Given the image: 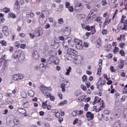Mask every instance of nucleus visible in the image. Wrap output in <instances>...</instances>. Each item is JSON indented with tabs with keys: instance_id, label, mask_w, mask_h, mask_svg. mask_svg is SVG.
Segmentation results:
<instances>
[{
	"instance_id": "nucleus-1",
	"label": "nucleus",
	"mask_w": 127,
	"mask_h": 127,
	"mask_svg": "<svg viewBox=\"0 0 127 127\" xmlns=\"http://www.w3.org/2000/svg\"><path fill=\"white\" fill-rule=\"evenodd\" d=\"M24 77V75L22 74H17L14 75L13 79L15 81H18L20 79H23Z\"/></svg>"
},
{
	"instance_id": "nucleus-2",
	"label": "nucleus",
	"mask_w": 127,
	"mask_h": 127,
	"mask_svg": "<svg viewBox=\"0 0 127 127\" xmlns=\"http://www.w3.org/2000/svg\"><path fill=\"white\" fill-rule=\"evenodd\" d=\"M40 87V90L43 94H45L48 92V91L47 90V87H45L43 85H41Z\"/></svg>"
},
{
	"instance_id": "nucleus-3",
	"label": "nucleus",
	"mask_w": 127,
	"mask_h": 127,
	"mask_svg": "<svg viewBox=\"0 0 127 127\" xmlns=\"http://www.w3.org/2000/svg\"><path fill=\"white\" fill-rule=\"evenodd\" d=\"M2 32L4 35L6 36H8L9 34L8 27L7 26H3L2 28Z\"/></svg>"
},
{
	"instance_id": "nucleus-4",
	"label": "nucleus",
	"mask_w": 127,
	"mask_h": 127,
	"mask_svg": "<svg viewBox=\"0 0 127 127\" xmlns=\"http://www.w3.org/2000/svg\"><path fill=\"white\" fill-rule=\"evenodd\" d=\"M83 8L81 3H78L75 4V9L77 11H80Z\"/></svg>"
},
{
	"instance_id": "nucleus-5",
	"label": "nucleus",
	"mask_w": 127,
	"mask_h": 127,
	"mask_svg": "<svg viewBox=\"0 0 127 127\" xmlns=\"http://www.w3.org/2000/svg\"><path fill=\"white\" fill-rule=\"evenodd\" d=\"M70 32L69 28L66 27L63 31V34L64 36H67L69 34Z\"/></svg>"
},
{
	"instance_id": "nucleus-6",
	"label": "nucleus",
	"mask_w": 127,
	"mask_h": 127,
	"mask_svg": "<svg viewBox=\"0 0 127 127\" xmlns=\"http://www.w3.org/2000/svg\"><path fill=\"white\" fill-rule=\"evenodd\" d=\"M67 54L69 55L73 54L76 55V52L75 50L71 49H68L67 50Z\"/></svg>"
},
{
	"instance_id": "nucleus-7",
	"label": "nucleus",
	"mask_w": 127,
	"mask_h": 127,
	"mask_svg": "<svg viewBox=\"0 0 127 127\" xmlns=\"http://www.w3.org/2000/svg\"><path fill=\"white\" fill-rule=\"evenodd\" d=\"M94 114L91 112H88L87 113L86 116L87 118H90V120H93L94 118Z\"/></svg>"
},
{
	"instance_id": "nucleus-8",
	"label": "nucleus",
	"mask_w": 127,
	"mask_h": 127,
	"mask_svg": "<svg viewBox=\"0 0 127 127\" xmlns=\"http://www.w3.org/2000/svg\"><path fill=\"white\" fill-rule=\"evenodd\" d=\"M23 106L25 108H28L29 106V102L26 100H24L23 102Z\"/></svg>"
},
{
	"instance_id": "nucleus-9",
	"label": "nucleus",
	"mask_w": 127,
	"mask_h": 127,
	"mask_svg": "<svg viewBox=\"0 0 127 127\" xmlns=\"http://www.w3.org/2000/svg\"><path fill=\"white\" fill-rule=\"evenodd\" d=\"M20 53L18 51H16L13 56V58L15 59H16L20 57Z\"/></svg>"
},
{
	"instance_id": "nucleus-10",
	"label": "nucleus",
	"mask_w": 127,
	"mask_h": 127,
	"mask_svg": "<svg viewBox=\"0 0 127 127\" xmlns=\"http://www.w3.org/2000/svg\"><path fill=\"white\" fill-rule=\"evenodd\" d=\"M95 27L94 26H91V27H90L89 26H87L85 27V29L88 31H90L91 29H92V30H95Z\"/></svg>"
},
{
	"instance_id": "nucleus-11",
	"label": "nucleus",
	"mask_w": 127,
	"mask_h": 127,
	"mask_svg": "<svg viewBox=\"0 0 127 127\" xmlns=\"http://www.w3.org/2000/svg\"><path fill=\"white\" fill-rule=\"evenodd\" d=\"M4 15L2 13H0V23L3 22L4 21V19L3 17Z\"/></svg>"
},
{
	"instance_id": "nucleus-12",
	"label": "nucleus",
	"mask_w": 127,
	"mask_h": 127,
	"mask_svg": "<svg viewBox=\"0 0 127 127\" xmlns=\"http://www.w3.org/2000/svg\"><path fill=\"white\" fill-rule=\"evenodd\" d=\"M75 44L76 45V46L77 45H78L80 44V43H82L81 41H80L79 40L77 39H75L74 40Z\"/></svg>"
},
{
	"instance_id": "nucleus-13",
	"label": "nucleus",
	"mask_w": 127,
	"mask_h": 127,
	"mask_svg": "<svg viewBox=\"0 0 127 127\" xmlns=\"http://www.w3.org/2000/svg\"><path fill=\"white\" fill-rule=\"evenodd\" d=\"M28 94L30 96L32 97L33 96L34 93L32 91L30 90L28 91Z\"/></svg>"
},
{
	"instance_id": "nucleus-14",
	"label": "nucleus",
	"mask_w": 127,
	"mask_h": 127,
	"mask_svg": "<svg viewBox=\"0 0 127 127\" xmlns=\"http://www.w3.org/2000/svg\"><path fill=\"white\" fill-rule=\"evenodd\" d=\"M76 48L77 49L80 50L82 49L83 48V46L82 45V43H80V44L77 45L76 46Z\"/></svg>"
},
{
	"instance_id": "nucleus-15",
	"label": "nucleus",
	"mask_w": 127,
	"mask_h": 127,
	"mask_svg": "<svg viewBox=\"0 0 127 127\" xmlns=\"http://www.w3.org/2000/svg\"><path fill=\"white\" fill-rule=\"evenodd\" d=\"M99 61L100 62L99 63V68H98V69H99L100 68V71H99V70H98V72H100L101 71V66L102 65V60L101 59H100L99 60Z\"/></svg>"
},
{
	"instance_id": "nucleus-16",
	"label": "nucleus",
	"mask_w": 127,
	"mask_h": 127,
	"mask_svg": "<svg viewBox=\"0 0 127 127\" xmlns=\"http://www.w3.org/2000/svg\"><path fill=\"white\" fill-rule=\"evenodd\" d=\"M67 101L66 100H64L62 101L59 103L58 104V105H63L64 104H66L67 103Z\"/></svg>"
},
{
	"instance_id": "nucleus-17",
	"label": "nucleus",
	"mask_w": 127,
	"mask_h": 127,
	"mask_svg": "<svg viewBox=\"0 0 127 127\" xmlns=\"http://www.w3.org/2000/svg\"><path fill=\"white\" fill-rule=\"evenodd\" d=\"M3 10V11L6 13L9 12L10 11V9L6 7L4 8Z\"/></svg>"
},
{
	"instance_id": "nucleus-18",
	"label": "nucleus",
	"mask_w": 127,
	"mask_h": 127,
	"mask_svg": "<svg viewBox=\"0 0 127 127\" xmlns=\"http://www.w3.org/2000/svg\"><path fill=\"white\" fill-rule=\"evenodd\" d=\"M120 123H119V121H117L114 124V127H120Z\"/></svg>"
},
{
	"instance_id": "nucleus-19",
	"label": "nucleus",
	"mask_w": 127,
	"mask_h": 127,
	"mask_svg": "<svg viewBox=\"0 0 127 127\" xmlns=\"http://www.w3.org/2000/svg\"><path fill=\"white\" fill-rule=\"evenodd\" d=\"M53 61V62L57 64H58L59 62V60L57 58H54V59Z\"/></svg>"
},
{
	"instance_id": "nucleus-20",
	"label": "nucleus",
	"mask_w": 127,
	"mask_h": 127,
	"mask_svg": "<svg viewBox=\"0 0 127 127\" xmlns=\"http://www.w3.org/2000/svg\"><path fill=\"white\" fill-rule=\"evenodd\" d=\"M87 77L86 76V75H84L82 77V79L83 81V82H86L87 80Z\"/></svg>"
},
{
	"instance_id": "nucleus-21",
	"label": "nucleus",
	"mask_w": 127,
	"mask_h": 127,
	"mask_svg": "<svg viewBox=\"0 0 127 127\" xmlns=\"http://www.w3.org/2000/svg\"><path fill=\"white\" fill-rule=\"evenodd\" d=\"M111 46L110 44H108L107 46L106 50L107 51H109L111 49Z\"/></svg>"
},
{
	"instance_id": "nucleus-22",
	"label": "nucleus",
	"mask_w": 127,
	"mask_h": 127,
	"mask_svg": "<svg viewBox=\"0 0 127 127\" xmlns=\"http://www.w3.org/2000/svg\"><path fill=\"white\" fill-rule=\"evenodd\" d=\"M102 20V18L101 17H98L95 20V21H97L99 23H102L101 20Z\"/></svg>"
},
{
	"instance_id": "nucleus-23",
	"label": "nucleus",
	"mask_w": 127,
	"mask_h": 127,
	"mask_svg": "<svg viewBox=\"0 0 127 127\" xmlns=\"http://www.w3.org/2000/svg\"><path fill=\"white\" fill-rule=\"evenodd\" d=\"M120 54L123 56H124L125 55V53L124 50H121L120 51Z\"/></svg>"
},
{
	"instance_id": "nucleus-24",
	"label": "nucleus",
	"mask_w": 127,
	"mask_h": 127,
	"mask_svg": "<svg viewBox=\"0 0 127 127\" xmlns=\"http://www.w3.org/2000/svg\"><path fill=\"white\" fill-rule=\"evenodd\" d=\"M9 14L11 18H15L16 17V16L15 15L14 13H10Z\"/></svg>"
},
{
	"instance_id": "nucleus-25",
	"label": "nucleus",
	"mask_w": 127,
	"mask_h": 127,
	"mask_svg": "<svg viewBox=\"0 0 127 127\" xmlns=\"http://www.w3.org/2000/svg\"><path fill=\"white\" fill-rule=\"evenodd\" d=\"M119 49L117 47H115L114 49L113 50V52L114 54H115L117 52L119 51Z\"/></svg>"
},
{
	"instance_id": "nucleus-26",
	"label": "nucleus",
	"mask_w": 127,
	"mask_h": 127,
	"mask_svg": "<svg viewBox=\"0 0 127 127\" xmlns=\"http://www.w3.org/2000/svg\"><path fill=\"white\" fill-rule=\"evenodd\" d=\"M109 23V22L108 19H105V20L104 21V26H106Z\"/></svg>"
},
{
	"instance_id": "nucleus-27",
	"label": "nucleus",
	"mask_w": 127,
	"mask_h": 127,
	"mask_svg": "<svg viewBox=\"0 0 127 127\" xmlns=\"http://www.w3.org/2000/svg\"><path fill=\"white\" fill-rule=\"evenodd\" d=\"M18 110H22L23 112H25V113H24V116H27V114L26 113V111L23 108H19Z\"/></svg>"
},
{
	"instance_id": "nucleus-28",
	"label": "nucleus",
	"mask_w": 127,
	"mask_h": 127,
	"mask_svg": "<svg viewBox=\"0 0 127 127\" xmlns=\"http://www.w3.org/2000/svg\"><path fill=\"white\" fill-rule=\"evenodd\" d=\"M78 59L77 57H75L73 60V62L75 63V64H76L77 62Z\"/></svg>"
},
{
	"instance_id": "nucleus-29",
	"label": "nucleus",
	"mask_w": 127,
	"mask_h": 127,
	"mask_svg": "<svg viewBox=\"0 0 127 127\" xmlns=\"http://www.w3.org/2000/svg\"><path fill=\"white\" fill-rule=\"evenodd\" d=\"M122 91H123L122 93L123 94H126L127 93V89L124 88L123 89Z\"/></svg>"
},
{
	"instance_id": "nucleus-30",
	"label": "nucleus",
	"mask_w": 127,
	"mask_h": 127,
	"mask_svg": "<svg viewBox=\"0 0 127 127\" xmlns=\"http://www.w3.org/2000/svg\"><path fill=\"white\" fill-rule=\"evenodd\" d=\"M0 43L3 45L6 46L7 45L6 42L4 40L1 41Z\"/></svg>"
},
{
	"instance_id": "nucleus-31",
	"label": "nucleus",
	"mask_w": 127,
	"mask_h": 127,
	"mask_svg": "<svg viewBox=\"0 0 127 127\" xmlns=\"http://www.w3.org/2000/svg\"><path fill=\"white\" fill-rule=\"evenodd\" d=\"M125 45V43H124L121 42V43L119 45V46L121 49L123 48V47Z\"/></svg>"
},
{
	"instance_id": "nucleus-32",
	"label": "nucleus",
	"mask_w": 127,
	"mask_h": 127,
	"mask_svg": "<svg viewBox=\"0 0 127 127\" xmlns=\"http://www.w3.org/2000/svg\"><path fill=\"white\" fill-rule=\"evenodd\" d=\"M81 87L82 88V89L84 91H86L87 90L86 87L84 86L83 85H81Z\"/></svg>"
},
{
	"instance_id": "nucleus-33",
	"label": "nucleus",
	"mask_w": 127,
	"mask_h": 127,
	"mask_svg": "<svg viewBox=\"0 0 127 127\" xmlns=\"http://www.w3.org/2000/svg\"><path fill=\"white\" fill-rule=\"evenodd\" d=\"M59 23L60 24H63L64 22V21L63 20L62 18H60L58 19Z\"/></svg>"
},
{
	"instance_id": "nucleus-34",
	"label": "nucleus",
	"mask_w": 127,
	"mask_h": 127,
	"mask_svg": "<svg viewBox=\"0 0 127 127\" xmlns=\"http://www.w3.org/2000/svg\"><path fill=\"white\" fill-rule=\"evenodd\" d=\"M110 69L112 72H115L116 71V69H114L113 67L112 66L110 67Z\"/></svg>"
},
{
	"instance_id": "nucleus-35",
	"label": "nucleus",
	"mask_w": 127,
	"mask_h": 127,
	"mask_svg": "<svg viewBox=\"0 0 127 127\" xmlns=\"http://www.w3.org/2000/svg\"><path fill=\"white\" fill-rule=\"evenodd\" d=\"M63 45L64 47L66 48H67L68 47V45H66V43L64 41L63 42Z\"/></svg>"
},
{
	"instance_id": "nucleus-36",
	"label": "nucleus",
	"mask_w": 127,
	"mask_h": 127,
	"mask_svg": "<svg viewBox=\"0 0 127 127\" xmlns=\"http://www.w3.org/2000/svg\"><path fill=\"white\" fill-rule=\"evenodd\" d=\"M68 8V10L71 12H72L74 11V9L73 7H72L71 6H69Z\"/></svg>"
},
{
	"instance_id": "nucleus-37",
	"label": "nucleus",
	"mask_w": 127,
	"mask_h": 127,
	"mask_svg": "<svg viewBox=\"0 0 127 127\" xmlns=\"http://www.w3.org/2000/svg\"><path fill=\"white\" fill-rule=\"evenodd\" d=\"M107 31L105 30H103L102 31V33L103 35H105L107 34Z\"/></svg>"
},
{
	"instance_id": "nucleus-38",
	"label": "nucleus",
	"mask_w": 127,
	"mask_h": 127,
	"mask_svg": "<svg viewBox=\"0 0 127 127\" xmlns=\"http://www.w3.org/2000/svg\"><path fill=\"white\" fill-rule=\"evenodd\" d=\"M102 84V82H101L100 81H98L97 83L96 84V85L97 86V88H98V87L99 86V85L100 84Z\"/></svg>"
},
{
	"instance_id": "nucleus-39",
	"label": "nucleus",
	"mask_w": 127,
	"mask_h": 127,
	"mask_svg": "<svg viewBox=\"0 0 127 127\" xmlns=\"http://www.w3.org/2000/svg\"><path fill=\"white\" fill-rule=\"evenodd\" d=\"M32 10H28L26 12L27 15H30L31 13L32 12Z\"/></svg>"
},
{
	"instance_id": "nucleus-40",
	"label": "nucleus",
	"mask_w": 127,
	"mask_h": 127,
	"mask_svg": "<svg viewBox=\"0 0 127 127\" xmlns=\"http://www.w3.org/2000/svg\"><path fill=\"white\" fill-rule=\"evenodd\" d=\"M127 25H126V24L124 25V27L121 29L122 30H127Z\"/></svg>"
},
{
	"instance_id": "nucleus-41",
	"label": "nucleus",
	"mask_w": 127,
	"mask_h": 127,
	"mask_svg": "<svg viewBox=\"0 0 127 127\" xmlns=\"http://www.w3.org/2000/svg\"><path fill=\"white\" fill-rule=\"evenodd\" d=\"M102 4L103 5H105L107 4V3L106 2V0H102Z\"/></svg>"
},
{
	"instance_id": "nucleus-42",
	"label": "nucleus",
	"mask_w": 127,
	"mask_h": 127,
	"mask_svg": "<svg viewBox=\"0 0 127 127\" xmlns=\"http://www.w3.org/2000/svg\"><path fill=\"white\" fill-rule=\"evenodd\" d=\"M14 122L15 124L16 125H17L18 124L17 123H19V120H18L15 119L14 120Z\"/></svg>"
},
{
	"instance_id": "nucleus-43",
	"label": "nucleus",
	"mask_w": 127,
	"mask_h": 127,
	"mask_svg": "<svg viewBox=\"0 0 127 127\" xmlns=\"http://www.w3.org/2000/svg\"><path fill=\"white\" fill-rule=\"evenodd\" d=\"M37 54V52L36 51H34L32 53V56L33 57H35Z\"/></svg>"
},
{
	"instance_id": "nucleus-44",
	"label": "nucleus",
	"mask_w": 127,
	"mask_h": 127,
	"mask_svg": "<svg viewBox=\"0 0 127 127\" xmlns=\"http://www.w3.org/2000/svg\"><path fill=\"white\" fill-rule=\"evenodd\" d=\"M26 93L25 92H24L22 94H21V95L22 97L25 98L26 97Z\"/></svg>"
},
{
	"instance_id": "nucleus-45",
	"label": "nucleus",
	"mask_w": 127,
	"mask_h": 127,
	"mask_svg": "<svg viewBox=\"0 0 127 127\" xmlns=\"http://www.w3.org/2000/svg\"><path fill=\"white\" fill-rule=\"evenodd\" d=\"M29 35L31 37V38H32V39H33L35 37V36L33 34L31 33H30Z\"/></svg>"
},
{
	"instance_id": "nucleus-46",
	"label": "nucleus",
	"mask_w": 127,
	"mask_h": 127,
	"mask_svg": "<svg viewBox=\"0 0 127 127\" xmlns=\"http://www.w3.org/2000/svg\"><path fill=\"white\" fill-rule=\"evenodd\" d=\"M101 38H99L97 40V44L98 45H100V42L101 41Z\"/></svg>"
},
{
	"instance_id": "nucleus-47",
	"label": "nucleus",
	"mask_w": 127,
	"mask_h": 127,
	"mask_svg": "<svg viewBox=\"0 0 127 127\" xmlns=\"http://www.w3.org/2000/svg\"><path fill=\"white\" fill-rule=\"evenodd\" d=\"M55 97L54 96H50V99L52 101H53L54 100Z\"/></svg>"
},
{
	"instance_id": "nucleus-48",
	"label": "nucleus",
	"mask_w": 127,
	"mask_h": 127,
	"mask_svg": "<svg viewBox=\"0 0 127 127\" xmlns=\"http://www.w3.org/2000/svg\"><path fill=\"white\" fill-rule=\"evenodd\" d=\"M78 120V119L77 118L75 120H74V121L73 122V125H75V124H76L77 122V121Z\"/></svg>"
},
{
	"instance_id": "nucleus-49",
	"label": "nucleus",
	"mask_w": 127,
	"mask_h": 127,
	"mask_svg": "<svg viewBox=\"0 0 127 127\" xmlns=\"http://www.w3.org/2000/svg\"><path fill=\"white\" fill-rule=\"evenodd\" d=\"M125 114H124V116L125 118H126L127 116V109H125Z\"/></svg>"
},
{
	"instance_id": "nucleus-50",
	"label": "nucleus",
	"mask_w": 127,
	"mask_h": 127,
	"mask_svg": "<svg viewBox=\"0 0 127 127\" xmlns=\"http://www.w3.org/2000/svg\"><path fill=\"white\" fill-rule=\"evenodd\" d=\"M60 115V114L58 112H56L55 114V116L57 118H58Z\"/></svg>"
},
{
	"instance_id": "nucleus-51",
	"label": "nucleus",
	"mask_w": 127,
	"mask_h": 127,
	"mask_svg": "<svg viewBox=\"0 0 127 127\" xmlns=\"http://www.w3.org/2000/svg\"><path fill=\"white\" fill-rule=\"evenodd\" d=\"M8 112V110L7 109H5L4 111H3L2 113L4 114H7Z\"/></svg>"
},
{
	"instance_id": "nucleus-52",
	"label": "nucleus",
	"mask_w": 127,
	"mask_h": 127,
	"mask_svg": "<svg viewBox=\"0 0 127 127\" xmlns=\"http://www.w3.org/2000/svg\"><path fill=\"white\" fill-rule=\"evenodd\" d=\"M88 44L87 42H85L84 43L83 46L85 47H88Z\"/></svg>"
},
{
	"instance_id": "nucleus-53",
	"label": "nucleus",
	"mask_w": 127,
	"mask_h": 127,
	"mask_svg": "<svg viewBox=\"0 0 127 127\" xmlns=\"http://www.w3.org/2000/svg\"><path fill=\"white\" fill-rule=\"evenodd\" d=\"M50 27V25L48 24H47L45 26V28L47 29L49 28Z\"/></svg>"
},
{
	"instance_id": "nucleus-54",
	"label": "nucleus",
	"mask_w": 127,
	"mask_h": 127,
	"mask_svg": "<svg viewBox=\"0 0 127 127\" xmlns=\"http://www.w3.org/2000/svg\"><path fill=\"white\" fill-rule=\"evenodd\" d=\"M59 37V39L61 40H64V37L63 36H60Z\"/></svg>"
},
{
	"instance_id": "nucleus-55",
	"label": "nucleus",
	"mask_w": 127,
	"mask_h": 127,
	"mask_svg": "<svg viewBox=\"0 0 127 127\" xmlns=\"http://www.w3.org/2000/svg\"><path fill=\"white\" fill-rule=\"evenodd\" d=\"M70 5V4L68 2H66V7L67 8H68L69 6V5Z\"/></svg>"
},
{
	"instance_id": "nucleus-56",
	"label": "nucleus",
	"mask_w": 127,
	"mask_h": 127,
	"mask_svg": "<svg viewBox=\"0 0 127 127\" xmlns=\"http://www.w3.org/2000/svg\"><path fill=\"white\" fill-rule=\"evenodd\" d=\"M72 114L73 116H76L77 115V111H73L72 113Z\"/></svg>"
},
{
	"instance_id": "nucleus-57",
	"label": "nucleus",
	"mask_w": 127,
	"mask_h": 127,
	"mask_svg": "<svg viewBox=\"0 0 127 127\" xmlns=\"http://www.w3.org/2000/svg\"><path fill=\"white\" fill-rule=\"evenodd\" d=\"M34 68L36 70H38L40 69V66H36L34 67Z\"/></svg>"
},
{
	"instance_id": "nucleus-58",
	"label": "nucleus",
	"mask_w": 127,
	"mask_h": 127,
	"mask_svg": "<svg viewBox=\"0 0 127 127\" xmlns=\"http://www.w3.org/2000/svg\"><path fill=\"white\" fill-rule=\"evenodd\" d=\"M26 46L25 44H21V48L23 49H24L25 48Z\"/></svg>"
},
{
	"instance_id": "nucleus-59",
	"label": "nucleus",
	"mask_w": 127,
	"mask_h": 127,
	"mask_svg": "<svg viewBox=\"0 0 127 127\" xmlns=\"http://www.w3.org/2000/svg\"><path fill=\"white\" fill-rule=\"evenodd\" d=\"M112 57V54H110L108 56V57L111 59Z\"/></svg>"
},
{
	"instance_id": "nucleus-60",
	"label": "nucleus",
	"mask_w": 127,
	"mask_h": 127,
	"mask_svg": "<svg viewBox=\"0 0 127 127\" xmlns=\"http://www.w3.org/2000/svg\"><path fill=\"white\" fill-rule=\"evenodd\" d=\"M39 114L40 116H42L44 114V112L43 111H41L39 112Z\"/></svg>"
},
{
	"instance_id": "nucleus-61",
	"label": "nucleus",
	"mask_w": 127,
	"mask_h": 127,
	"mask_svg": "<svg viewBox=\"0 0 127 127\" xmlns=\"http://www.w3.org/2000/svg\"><path fill=\"white\" fill-rule=\"evenodd\" d=\"M76 71L78 73H81L82 72V70L80 69H77Z\"/></svg>"
},
{
	"instance_id": "nucleus-62",
	"label": "nucleus",
	"mask_w": 127,
	"mask_h": 127,
	"mask_svg": "<svg viewBox=\"0 0 127 127\" xmlns=\"http://www.w3.org/2000/svg\"><path fill=\"white\" fill-rule=\"evenodd\" d=\"M95 15H93L92 16H89V19H92L94 18L95 17Z\"/></svg>"
},
{
	"instance_id": "nucleus-63",
	"label": "nucleus",
	"mask_w": 127,
	"mask_h": 127,
	"mask_svg": "<svg viewBox=\"0 0 127 127\" xmlns=\"http://www.w3.org/2000/svg\"><path fill=\"white\" fill-rule=\"evenodd\" d=\"M44 126L46 127H49L50 126V125L49 124L46 123L44 124Z\"/></svg>"
},
{
	"instance_id": "nucleus-64",
	"label": "nucleus",
	"mask_w": 127,
	"mask_h": 127,
	"mask_svg": "<svg viewBox=\"0 0 127 127\" xmlns=\"http://www.w3.org/2000/svg\"><path fill=\"white\" fill-rule=\"evenodd\" d=\"M90 97H88L85 99V101L87 102H88L90 100Z\"/></svg>"
}]
</instances>
